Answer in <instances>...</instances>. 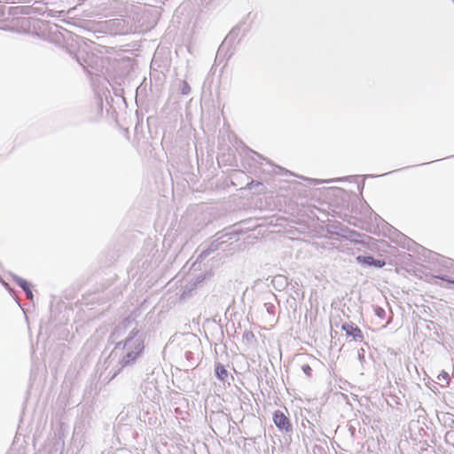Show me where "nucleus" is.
<instances>
[{"instance_id": "nucleus-1", "label": "nucleus", "mask_w": 454, "mask_h": 454, "mask_svg": "<svg viewBox=\"0 0 454 454\" xmlns=\"http://www.w3.org/2000/svg\"><path fill=\"white\" fill-rule=\"evenodd\" d=\"M273 421L279 430L289 432L292 429L290 419L281 411L274 412Z\"/></svg>"}, {"instance_id": "nucleus-2", "label": "nucleus", "mask_w": 454, "mask_h": 454, "mask_svg": "<svg viewBox=\"0 0 454 454\" xmlns=\"http://www.w3.org/2000/svg\"><path fill=\"white\" fill-rule=\"evenodd\" d=\"M342 330L346 332L347 335L351 336L354 340L358 341L364 340V335L361 329L353 323H346L342 325Z\"/></svg>"}, {"instance_id": "nucleus-3", "label": "nucleus", "mask_w": 454, "mask_h": 454, "mask_svg": "<svg viewBox=\"0 0 454 454\" xmlns=\"http://www.w3.org/2000/svg\"><path fill=\"white\" fill-rule=\"evenodd\" d=\"M357 261L359 262L366 263L368 265H373L379 268H381L386 264L384 261L375 260L372 256H358Z\"/></svg>"}, {"instance_id": "nucleus-4", "label": "nucleus", "mask_w": 454, "mask_h": 454, "mask_svg": "<svg viewBox=\"0 0 454 454\" xmlns=\"http://www.w3.org/2000/svg\"><path fill=\"white\" fill-rule=\"evenodd\" d=\"M215 372L216 377L220 380H223V381L226 380V379L228 378V375H229L228 371L226 370L224 365H223L220 363L215 364Z\"/></svg>"}, {"instance_id": "nucleus-5", "label": "nucleus", "mask_w": 454, "mask_h": 454, "mask_svg": "<svg viewBox=\"0 0 454 454\" xmlns=\"http://www.w3.org/2000/svg\"><path fill=\"white\" fill-rule=\"evenodd\" d=\"M17 284L20 287H21L26 292L27 297L32 299L33 294H32V291H31L29 283L25 279L19 278V279H17Z\"/></svg>"}, {"instance_id": "nucleus-6", "label": "nucleus", "mask_w": 454, "mask_h": 454, "mask_svg": "<svg viewBox=\"0 0 454 454\" xmlns=\"http://www.w3.org/2000/svg\"><path fill=\"white\" fill-rule=\"evenodd\" d=\"M437 380H439V382H443V384L442 385V387H448L450 382V376L447 372L442 371L441 373L437 376Z\"/></svg>"}, {"instance_id": "nucleus-7", "label": "nucleus", "mask_w": 454, "mask_h": 454, "mask_svg": "<svg viewBox=\"0 0 454 454\" xmlns=\"http://www.w3.org/2000/svg\"><path fill=\"white\" fill-rule=\"evenodd\" d=\"M301 368H302L303 372H304L307 376H309V377H310V376H311V374H312V369H311V367H310L309 364H304V365H302V367H301Z\"/></svg>"}, {"instance_id": "nucleus-8", "label": "nucleus", "mask_w": 454, "mask_h": 454, "mask_svg": "<svg viewBox=\"0 0 454 454\" xmlns=\"http://www.w3.org/2000/svg\"><path fill=\"white\" fill-rule=\"evenodd\" d=\"M254 335L252 332L250 331H247L246 333H244L243 334V338L247 339V340H252L254 339Z\"/></svg>"}, {"instance_id": "nucleus-9", "label": "nucleus", "mask_w": 454, "mask_h": 454, "mask_svg": "<svg viewBox=\"0 0 454 454\" xmlns=\"http://www.w3.org/2000/svg\"><path fill=\"white\" fill-rule=\"evenodd\" d=\"M190 91V86L186 82H183V92L188 93Z\"/></svg>"}]
</instances>
